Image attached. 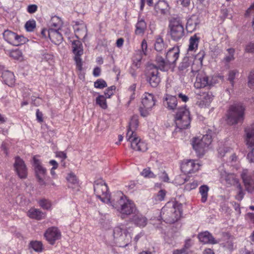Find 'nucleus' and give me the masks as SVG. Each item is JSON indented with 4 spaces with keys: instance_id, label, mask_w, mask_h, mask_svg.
<instances>
[{
    "instance_id": "nucleus-15",
    "label": "nucleus",
    "mask_w": 254,
    "mask_h": 254,
    "mask_svg": "<svg viewBox=\"0 0 254 254\" xmlns=\"http://www.w3.org/2000/svg\"><path fill=\"white\" fill-rule=\"evenodd\" d=\"M14 170L20 179H25L27 176V169L24 161L19 157H16L14 163Z\"/></svg>"
},
{
    "instance_id": "nucleus-60",
    "label": "nucleus",
    "mask_w": 254,
    "mask_h": 254,
    "mask_svg": "<svg viewBox=\"0 0 254 254\" xmlns=\"http://www.w3.org/2000/svg\"><path fill=\"white\" fill-rule=\"evenodd\" d=\"M141 48H142V51L141 52L143 54V55H145L147 49V45L146 42L144 40L142 41Z\"/></svg>"
},
{
    "instance_id": "nucleus-32",
    "label": "nucleus",
    "mask_w": 254,
    "mask_h": 254,
    "mask_svg": "<svg viewBox=\"0 0 254 254\" xmlns=\"http://www.w3.org/2000/svg\"><path fill=\"white\" fill-rule=\"evenodd\" d=\"M146 29V23L142 19H138L136 24L135 33L136 35H140L144 33Z\"/></svg>"
},
{
    "instance_id": "nucleus-17",
    "label": "nucleus",
    "mask_w": 254,
    "mask_h": 254,
    "mask_svg": "<svg viewBox=\"0 0 254 254\" xmlns=\"http://www.w3.org/2000/svg\"><path fill=\"white\" fill-rule=\"evenodd\" d=\"M130 142L131 147L135 150L144 152L147 149V144L141 141L136 135L126 138Z\"/></svg>"
},
{
    "instance_id": "nucleus-6",
    "label": "nucleus",
    "mask_w": 254,
    "mask_h": 254,
    "mask_svg": "<svg viewBox=\"0 0 254 254\" xmlns=\"http://www.w3.org/2000/svg\"><path fill=\"white\" fill-rule=\"evenodd\" d=\"M211 133V131H209L201 138L195 137L193 138L192 145L198 156L203 155L205 149L211 144L212 142Z\"/></svg>"
},
{
    "instance_id": "nucleus-22",
    "label": "nucleus",
    "mask_w": 254,
    "mask_h": 254,
    "mask_svg": "<svg viewBox=\"0 0 254 254\" xmlns=\"http://www.w3.org/2000/svg\"><path fill=\"white\" fill-rule=\"evenodd\" d=\"M180 54V49L178 47H174L170 49L167 53L166 59L171 65L175 64L178 59Z\"/></svg>"
},
{
    "instance_id": "nucleus-31",
    "label": "nucleus",
    "mask_w": 254,
    "mask_h": 254,
    "mask_svg": "<svg viewBox=\"0 0 254 254\" xmlns=\"http://www.w3.org/2000/svg\"><path fill=\"white\" fill-rule=\"evenodd\" d=\"M28 216L33 219L40 220L44 217V214L35 208H31L27 212Z\"/></svg>"
},
{
    "instance_id": "nucleus-20",
    "label": "nucleus",
    "mask_w": 254,
    "mask_h": 254,
    "mask_svg": "<svg viewBox=\"0 0 254 254\" xmlns=\"http://www.w3.org/2000/svg\"><path fill=\"white\" fill-rule=\"evenodd\" d=\"M163 104L168 110L171 111H177L178 100L175 96L167 94L163 99Z\"/></svg>"
},
{
    "instance_id": "nucleus-8",
    "label": "nucleus",
    "mask_w": 254,
    "mask_h": 254,
    "mask_svg": "<svg viewBox=\"0 0 254 254\" xmlns=\"http://www.w3.org/2000/svg\"><path fill=\"white\" fill-rule=\"evenodd\" d=\"M172 39L178 41L184 36V29L180 20L173 18L170 21L169 26Z\"/></svg>"
},
{
    "instance_id": "nucleus-21",
    "label": "nucleus",
    "mask_w": 254,
    "mask_h": 254,
    "mask_svg": "<svg viewBox=\"0 0 254 254\" xmlns=\"http://www.w3.org/2000/svg\"><path fill=\"white\" fill-rule=\"evenodd\" d=\"M199 168V165L193 160H188L184 163L181 167L182 170L186 174H191L197 171Z\"/></svg>"
},
{
    "instance_id": "nucleus-57",
    "label": "nucleus",
    "mask_w": 254,
    "mask_h": 254,
    "mask_svg": "<svg viewBox=\"0 0 254 254\" xmlns=\"http://www.w3.org/2000/svg\"><path fill=\"white\" fill-rule=\"evenodd\" d=\"M160 179L164 182H168L169 178L165 171H163L159 176Z\"/></svg>"
},
{
    "instance_id": "nucleus-18",
    "label": "nucleus",
    "mask_w": 254,
    "mask_h": 254,
    "mask_svg": "<svg viewBox=\"0 0 254 254\" xmlns=\"http://www.w3.org/2000/svg\"><path fill=\"white\" fill-rule=\"evenodd\" d=\"M63 29L62 28H59L58 29L50 28L48 29V37L55 44H60L63 40Z\"/></svg>"
},
{
    "instance_id": "nucleus-44",
    "label": "nucleus",
    "mask_w": 254,
    "mask_h": 254,
    "mask_svg": "<svg viewBox=\"0 0 254 254\" xmlns=\"http://www.w3.org/2000/svg\"><path fill=\"white\" fill-rule=\"evenodd\" d=\"M9 55L10 57L15 60H21L22 59V53L21 51L19 49L11 51Z\"/></svg>"
},
{
    "instance_id": "nucleus-55",
    "label": "nucleus",
    "mask_w": 254,
    "mask_h": 254,
    "mask_svg": "<svg viewBox=\"0 0 254 254\" xmlns=\"http://www.w3.org/2000/svg\"><path fill=\"white\" fill-rule=\"evenodd\" d=\"M56 156L61 158L62 159L61 162H62L67 158L66 153L63 151H57L56 153Z\"/></svg>"
},
{
    "instance_id": "nucleus-9",
    "label": "nucleus",
    "mask_w": 254,
    "mask_h": 254,
    "mask_svg": "<svg viewBox=\"0 0 254 254\" xmlns=\"http://www.w3.org/2000/svg\"><path fill=\"white\" fill-rule=\"evenodd\" d=\"M94 190L96 196L105 203L111 204L112 196L108 193V189L106 184L103 181L96 182L94 185Z\"/></svg>"
},
{
    "instance_id": "nucleus-45",
    "label": "nucleus",
    "mask_w": 254,
    "mask_h": 254,
    "mask_svg": "<svg viewBox=\"0 0 254 254\" xmlns=\"http://www.w3.org/2000/svg\"><path fill=\"white\" fill-rule=\"evenodd\" d=\"M141 174L145 178H154L156 177L153 173L151 171L149 168L143 169Z\"/></svg>"
},
{
    "instance_id": "nucleus-2",
    "label": "nucleus",
    "mask_w": 254,
    "mask_h": 254,
    "mask_svg": "<svg viewBox=\"0 0 254 254\" xmlns=\"http://www.w3.org/2000/svg\"><path fill=\"white\" fill-rule=\"evenodd\" d=\"M183 205L178 202H168L161 209V217L166 223H174L181 217Z\"/></svg>"
},
{
    "instance_id": "nucleus-37",
    "label": "nucleus",
    "mask_w": 254,
    "mask_h": 254,
    "mask_svg": "<svg viewBox=\"0 0 254 254\" xmlns=\"http://www.w3.org/2000/svg\"><path fill=\"white\" fill-rule=\"evenodd\" d=\"M29 248L36 252H41L43 250V244L40 241H31L29 243Z\"/></svg>"
},
{
    "instance_id": "nucleus-4",
    "label": "nucleus",
    "mask_w": 254,
    "mask_h": 254,
    "mask_svg": "<svg viewBox=\"0 0 254 254\" xmlns=\"http://www.w3.org/2000/svg\"><path fill=\"white\" fill-rule=\"evenodd\" d=\"M112 235L114 243L119 247H126L131 241V236L124 226L115 227Z\"/></svg>"
},
{
    "instance_id": "nucleus-50",
    "label": "nucleus",
    "mask_w": 254,
    "mask_h": 254,
    "mask_svg": "<svg viewBox=\"0 0 254 254\" xmlns=\"http://www.w3.org/2000/svg\"><path fill=\"white\" fill-rule=\"evenodd\" d=\"M116 89L115 86H111L110 87H108L106 91H105V95L106 97L107 98H109L111 96L114 94V91Z\"/></svg>"
},
{
    "instance_id": "nucleus-14",
    "label": "nucleus",
    "mask_w": 254,
    "mask_h": 254,
    "mask_svg": "<svg viewBox=\"0 0 254 254\" xmlns=\"http://www.w3.org/2000/svg\"><path fill=\"white\" fill-rule=\"evenodd\" d=\"M158 74L157 68L154 65H150L147 80L153 87H156L160 82V78Z\"/></svg>"
},
{
    "instance_id": "nucleus-64",
    "label": "nucleus",
    "mask_w": 254,
    "mask_h": 254,
    "mask_svg": "<svg viewBox=\"0 0 254 254\" xmlns=\"http://www.w3.org/2000/svg\"><path fill=\"white\" fill-rule=\"evenodd\" d=\"M249 83L254 86V73L251 72L249 76Z\"/></svg>"
},
{
    "instance_id": "nucleus-52",
    "label": "nucleus",
    "mask_w": 254,
    "mask_h": 254,
    "mask_svg": "<svg viewBox=\"0 0 254 254\" xmlns=\"http://www.w3.org/2000/svg\"><path fill=\"white\" fill-rule=\"evenodd\" d=\"M245 52L249 53H254V43L250 42L245 47Z\"/></svg>"
},
{
    "instance_id": "nucleus-26",
    "label": "nucleus",
    "mask_w": 254,
    "mask_h": 254,
    "mask_svg": "<svg viewBox=\"0 0 254 254\" xmlns=\"http://www.w3.org/2000/svg\"><path fill=\"white\" fill-rule=\"evenodd\" d=\"M1 78L3 82L9 86H12L15 82L14 75L13 72L9 70L1 72Z\"/></svg>"
},
{
    "instance_id": "nucleus-35",
    "label": "nucleus",
    "mask_w": 254,
    "mask_h": 254,
    "mask_svg": "<svg viewBox=\"0 0 254 254\" xmlns=\"http://www.w3.org/2000/svg\"><path fill=\"white\" fill-rule=\"evenodd\" d=\"M209 187L207 185H202L200 187L199 191L201 195V201L204 203L206 201L208 197Z\"/></svg>"
},
{
    "instance_id": "nucleus-28",
    "label": "nucleus",
    "mask_w": 254,
    "mask_h": 254,
    "mask_svg": "<svg viewBox=\"0 0 254 254\" xmlns=\"http://www.w3.org/2000/svg\"><path fill=\"white\" fill-rule=\"evenodd\" d=\"M245 132L247 144L250 146H254V123L250 127L246 128Z\"/></svg>"
},
{
    "instance_id": "nucleus-62",
    "label": "nucleus",
    "mask_w": 254,
    "mask_h": 254,
    "mask_svg": "<svg viewBox=\"0 0 254 254\" xmlns=\"http://www.w3.org/2000/svg\"><path fill=\"white\" fill-rule=\"evenodd\" d=\"M142 54H143L141 51H137L133 59L136 61H141L142 58Z\"/></svg>"
},
{
    "instance_id": "nucleus-51",
    "label": "nucleus",
    "mask_w": 254,
    "mask_h": 254,
    "mask_svg": "<svg viewBox=\"0 0 254 254\" xmlns=\"http://www.w3.org/2000/svg\"><path fill=\"white\" fill-rule=\"evenodd\" d=\"M237 188L239 189V191L238 194L236 196V198L240 201L243 198L244 193L240 184H239L238 185H237Z\"/></svg>"
},
{
    "instance_id": "nucleus-16",
    "label": "nucleus",
    "mask_w": 254,
    "mask_h": 254,
    "mask_svg": "<svg viewBox=\"0 0 254 254\" xmlns=\"http://www.w3.org/2000/svg\"><path fill=\"white\" fill-rule=\"evenodd\" d=\"M44 236L50 244L54 245L56 241L61 238V233L58 228L52 227L47 230Z\"/></svg>"
},
{
    "instance_id": "nucleus-24",
    "label": "nucleus",
    "mask_w": 254,
    "mask_h": 254,
    "mask_svg": "<svg viewBox=\"0 0 254 254\" xmlns=\"http://www.w3.org/2000/svg\"><path fill=\"white\" fill-rule=\"evenodd\" d=\"M193 245V243L190 239H187L185 242L183 247L180 249L174 250L172 254H191V251L190 250Z\"/></svg>"
},
{
    "instance_id": "nucleus-39",
    "label": "nucleus",
    "mask_w": 254,
    "mask_h": 254,
    "mask_svg": "<svg viewBox=\"0 0 254 254\" xmlns=\"http://www.w3.org/2000/svg\"><path fill=\"white\" fill-rule=\"evenodd\" d=\"M96 103L103 109L107 108L106 98L104 95H99L96 99Z\"/></svg>"
},
{
    "instance_id": "nucleus-47",
    "label": "nucleus",
    "mask_w": 254,
    "mask_h": 254,
    "mask_svg": "<svg viewBox=\"0 0 254 254\" xmlns=\"http://www.w3.org/2000/svg\"><path fill=\"white\" fill-rule=\"evenodd\" d=\"M237 72V71L236 70H230L229 72L228 79L230 82L232 86H234V80L235 78L236 74Z\"/></svg>"
},
{
    "instance_id": "nucleus-12",
    "label": "nucleus",
    "mask_w": 254,
    "mask_h": 254,
    "mask_svg": "<svg viewBox=\"0 0 254 254\" xmlns=\"http://www.w3.org/2000/svg\"><path fill=\"white\" fill-rule=\"evenodd\" d=\"M3 37L7 43L15 46L25 44L28 41L27 39L23 36L18 35L8 30L4 31L3 33Z\"/></svg>"
},
{
    "instance_id": "nucleus-7",
    "label": "nucleus",
    "mask_w": 254,
    "mask_h": 254,
    "mask_svg": "<svg viewBox=\"0 0 254 254\" xmlns=\"http://www.w3.org/2000/svg\"><path fill=\"white\" fill-rule=\"evenodd\" d=\"M141 103L139 109L140 115L143 117H147L155 105V100L153 94L148 93L143 94Z\"/></svg>"
},
{
    "instance_id": "nucleus-33",
    "label": "nucleus",
    "mask_w": 254,
    "mask_h": 254,
    "mask_svg": "<svg viewBox=\"0 0 254 254\" xmlns=\"http://www.w3.org/2000/svg\"><path fill=\"white\" fill-rule=\"evenodd\" d=\"M167 47V45L164 43L161 37H158L154 44V48L158 52H162Z\"/></svg>"
},
{
    "instance_id": "nucleus-29",
    "label": "nucleus",
    "mask_w": 254,
    "mask_h": 254,
    "mask_svg": "<svg viewBox=\"0 0 254 254\" xmlns=\"http://www.w3.org/2000/svg\"><path fill=\"white\" fill-rule=\"evenodd\" d=\"M156 62L157 66L155 65V66L158 69H159L162 71H167L171 67L168 61L167 60H165L161 56H157L156 58ZM154 65L155 66V65Z\"/></svg>"
},
{
    "instance_id": "nucleus-48",
    "label": "nucleus",
    "mask_w": 254,
    "mask_h": 254,
    "mask_svg": "<svg viewBox=\"0 0 254 254\" xmlns=\"http://www.w3.org/2000/svg\"><path fill=\"white\" fill-rule=\"evenodd\" d=\"M205 55V52L200 51L195 57V61L198 60L199 62L200 66L202 64L203 59Z\"/></svg>"
},
{
    "instance_id": "nucleus-61",
    "label": "nucleus",
    "mask_w": 254,
    "mask_h": 254,
    "mask_svg": "<svg viewBox=\"0 0 254 254\" xmlns=\"http://www.w3.org/2000/svg\"><path fill=\"white\" fill-rule=\"evenodd\" d=\"M247 158L250 162H254V149L248 154Z\"/></svg>"
},
{
    "instance_id": "nucleus-36",
    "label": "nucleus",
    "mask_w": 254,
    "mask_h": 254,
    "mask_svg": "<svg viewBox=\"0 0 254 254\" xmlns=\"http://www.w3.org/2000/svg\"><path fill=\"white\" fill-rule=\"evenodd\" d=\"M199 38L195 35L191 37L190 39V44L188 50L193 51L197 49Z\"/></svg>"
},
{
    "instance_id": "nucleus-34",
    "label": "nucleus",
    "mask_w": 254,
    "mask_h": 254,
    "mask_svg": "<svg viewBox=\"0 0 254 254\" xmlns=\"http://www.w3.org/2000/svg\"><path fill=\"white\" fill-rule=\"evenodd\" d=\"M66 180L68 183V187L69 188H73L78 185V180L76 176L73 173H70L67 175Z\"/></svg>"
},
{
    "instance_id": "nucleus-54",
    "label": "nucleus",
    "mask_w": 254,
    "mask_h": 254,
    "mask_svg": "<svg viewBox=\"0 0 254 254\" xmlns=\"http://www.w3.org/2000/svg\"><path fill=\"white\" fill-rule=\"evenodd\" d=\"M166 195V192L164 190H160L158 192L156 195V198L157 200L162 201L164 199Z\"/></svg>"
},
{
    "instance_id": "nucleus-40",
    "label": "nucleus",
    "mask_w": 254,
    "mask_h": 254,
    "mask_svg": "<svg viewBox=\"0 0 254 254\" xmlns=\"http://www.w3.org/2000/svg\"><path fill=\"white\" fill-rule=\"evenodd\" d=\"M51 25L54 27V29L61 28L62 22L61 20L57 16H54L51 18L50 21Z\"/></svg>"
},
{
    "instance_id": "nucleus-11",
    "label": "nucleus",
    "mask_w": 254,
    "mask_h": 254,
    "mask_svg": "<svg viewBox=\"0 0 254 254\" xmlns=\"http://www.w3.org/2000/svg\"><path fill=\"white\" fill-rule=\"evenodd\" d=\"M33 166L38 182L41 186H45L46 183L45 178L47 174V170L42 165L41 161L35 156L33 157Z\"/></svg>"
},
{
    "instance_id": "nucleus-25",
    "label": "nucleus",
    "mask_w": 254,
    "mask_h": 254,
    "mask_svg": "<svg viewBox=\"0 0 254 254\" xmlns=\"http://www.w3.org/2000/svg\"><path fill=\"white\" fill-rule=\"evenodd\" d=\"M199 241L204 244H215L217 243L212 235L208 231L200 233L198 235Z\"/></svg>"
},
{
    "instance_id": "nucleus-56",
    "label": "nucleus",
    "mask_w": 254,
    "mask_h": 254,
    "mask_svg": "<svg viewBox=\"0 0 254 254\" xmlns=\"http://www.w3.org/2000/svg\"><path fill=\"white\" fill-rule=\"evenodd\" d=\"M42 59L43 60L48 62L53 60V56L49 53H44L42 55Z\"/></svg>"
},
{
    "instance_id": "nucleus-63",
    "label": "nucleus",
    "mask_w": 254,
    "mask_h": 254,
    "mask_svg": "<svg viewBox=\"0 0 254 254\" xmlns=\"http://www.w3.org/2000/svg\"><path fill=\"white\" fill-rule=\"evenodd\" d=\"M254 11V2L251 5V6L247 9L245 15L246 16H249L253 11Z\"/></svg>"
},
{
    "instance_id": "nucleus-1",
    "label": "nucleus",
    "mask_w": 254,
    "mask_h": 254,
    "mask_svg": "<svg viewBox=\"0 0 254 254\" xmlns=\"http://www.w3.org/2000/svg\"><path fill=\"white\" fill-rule=\"evenodd\" d=\"M111 205L121 214L122 218L137 211L133 202L127 199L121 191H117L112 195Z\"/></svg>"
},
{
    "instance_id": "nucleus-23",
    "label": "nucleus",
    "mask_w": 254,
    "mask_h": 254,
    "mask_svg": "<svg viewBox=\"0 0 254 254\" xmlns=\"http://www.w3.org/2000/svg\"><path fill=\"white\" fill-rule=\"evenodd\" d=\"M138 126V117L136 116H133L129 122L128 128L126 138L128 137H132V136L136 135L135 130Z\"/></svg>"
},
{
    "instance_id": "nucleus-3",
    "label": "nucleus",
    "mask_w": 254,
    "mask_h": 254,
    "mask_svg": "<svg viewBox=\"0 0 254 254\" xmlns=\"http://www.w3.org/2000/svg\"><path fill=\"white\" fill-rule=\"evenodd\" d=\"M245 107L242 103L231 105L226 114V121L230 125L242 124L245 119Z\"/></svg>"
},
{
    "instance_id": "nucleus-27",
    "label": "nucleus",
    "mask_w": 254,
    "mask_h": 254,
    "mask_svg": "<svg viewBox=\"0 0 254 254\" xmlns=\"http://www.w3.org/2000/svg\"><path fill=\"white\" fill-rule=\"evenodd\" d=\"M192 58L188 57H184L178 67L180 73L182 74H185L188 71V68L192 64Z\"/></svg>"
},
{
    "instance_id": "nucleus-30",
    "label": "nucleus",
    "mask_w": 254,
    "mask_h": 254,
    "mask_svg": "<svg viewBox=\"0 0 254 254\" xmlns=\"http://www.w3.org/2000/svg\"><path fill=\"white\" fill-rule=\"evenodd\" d=\"M132 218V222L137 226L144 227L147 224V219L141 213L136 211Z\"/></svg>"
},
{
    "instance_id": "nucleus-38",
    "label": "nucleus",
    "mask_w": 254,
    "mask_h": 254,
    "mask_svg": "<svg viewBox=\"0 0 254 254\" xmlns=\"http://www.w3.org/2000/svg\"><path fill=\"white\" fill-rule=\"evenodd\" d=\"M75 32V37L78 39H80L82 36H83V39H85L87 36V29L84 26H82L80 29L79 28L76 29Z\"/></svg>"
},
{
    "instance_id": "nucleus-5",
    "label": "nucleus",
    "mask_w": 254,
    "mask_h": 254,
    "mask_svg": "<svg viewBox=\"0 0 254 254\" xmlns=\"http://www.w3.org/2000/svg\"><path fill=\"white\" fill-rule=\"evenodd\" d=\"M175 123L176 130L188 128L190 126L191 118L189 110L186 107H181L177 109L175 115Z\"/></svg>"
},
{
    "instance_id": "nucleus-42",
    "label": "nucleus",
    "mask_w": 254,
    "mask_h": 254,
    "mask_svg": "<svg viewBox=\"0 0 254 254\" xmlns=\"http://www.w3.org/2000/svg\"><path fill=\"white\" fill-rule=\"evenodd\" d=\"M36 21L34 19L27 21L25 24V28L27 31L32 32L36 28Z\"/></svg>"
},
{
    "instance_id": "nucleus-58",
    "label": "nucleus",
    "mask_w": 254,
    "mask_h": 254,
    "mask_svg": "<svg viewBox=\"0 0 254 254\" xmlns=\"http://www.w3.org/2000/svg\"><path fill=\"white\" fill-rule=\"evenodd\" d=\"M198 186L197 183L196 181H193L192 183L187 184L186 185V189L187 190H190L192 189H194Z\"/></svg>"
},
{
    "instance_id": "nucleus-41",
    "label": "nucleus",
    "mask_w": 254,
    "mask_h": 254,
    "mask_svg": "<svg viewBox=\"0 0 254 254\" xmlns=\"http://www.w3.org/2000/svg\"><path fill=\"white\" fill-rule=\"evenodd\" d=\"M225 180L227 184L230 185H235L239 184L238 180L235 178L234 175L232 174H227L225 176Z\"/></svg>"
},
{
    "instance_id": "nucleus-10",
    "label": "nucleus",
    "mask_w": 254,
    "mask_h": 254,
    "mask_svg": "<svg viewBox=\"0 0 254 254\" xmlns=\"http://www.w3.org/2000/svg\"><path fill=\"white\" fill-rule=\"evenodd\" d=\"M72 51L73 53L74 60L76 64L77 69L81 71L82 70V62L81 56L83 54V46L81 42L78 40L71 41Z\"/></svg>"
},
{
    "instance_id": "nucleus-13",
    "label": "nucleus",
    "mask_w": 254,
    "mask_h": 254,
    "mask_svg": "<svg viewBox=\"0 0 254 254\" xmlns=\"http://www.w3.org/2000/svg\"><path fill=\"white\" fill-rule=\"evenodd\" d=\"M210 78L202 72L198 73L194 83V87L196 88H201L213 85L215 82L213 81L212 78L211 79Z\"/></svg>"
},
{
    "instance_id": "nucleus-53",
    "label": "nucleus",
    "mask_w": 254,
    "mask_h": 254,
    "mask_svg": "<svg viewBox=\"0 0 254 254\" xmlns=\"http://www.w3.org/2000/svg\"><path fill=\"white\" fill-rule=\"evenodd\" d=\"M38 9V6L36 4H30L27 6V10L29 13H35Z\"/></svg>"
},
{
    "instance_id": "nucleus-49",
    "label": "nucleus",
    "mask_w": 254,
    "mask_h": 254,
    "mask_svg": "<svg viewBox=\"0 0 254 254\" xmlns=\"http://www.w3.org/2000/svg\"><path fill=\"white\" fill-rule=\"evenodd\" d=\"M40 206L45 209H48L51 207V204L49 201L46 199H41L39 201Z\"/></svg>"
},
{
    "instance_id": "nucleus-46",
    "label": "nucleus",
    "mask_w": 254,
    "mask_h": 254,
    "mask_svg": "<svg viewBox=\"0 0 254 254\" xmlns=\"http://www.w3.org/2000/svg\"><path fill=\"white\" fill-rule=\"evenodd\" d=\"M107 86V84L105 80L99 79L94 82V87L97 88L103 89Z\"/></svg>"
},
{
    "instance_id": "nucleus-43",
    "label": "nucleus",
    "mask_w": 254,
    "mask_h": 254,
    "mask_svg": "<svg viewBox=\"0 0 254 254\" xmlns=\"http://www.w3.org/2000/svg\"><path fill=\"white\" fill-rule=\"evenodd\" d=\"M227 51L228 52L229 55L226 56L224 58L223 61H225L226 63H228L235 59L234 56L235 53V50L233 48H229L228 49Z\"/></svg>"
},
{
    "instance_id": "nucleus-59",
    "label": "nucleus",
    "mask_w": 254,
    "mask_h": 254,
    "mask_svg": "<svg viewBox=\"0 0 254 254\" xmlns=\"http://www.w3.org/2000/svg\"><path fill=\"white\" fill-rule=\"evenodd\" d=\"M36 118L38 122L42 123L43 122V114L39 109L36 110Z\"/></svg>"
},
{
    "instance_id": "nucleus-19",
    "label": "nucleus",
    "mask_w": 254,
    "mask_h": 254,
    "mask_svg": "<svg viewBox=\"0 0 254 254\" xmlns=\"http://www.w3.org/2000/svg\"><path fill=\"white\" fill-rule=\"evenodd\" d=\"M241 176L246 190L249 193L253 192L254 191V181L252 177L248 174V170H243Z\"/></svg>"
}]
</instances>
